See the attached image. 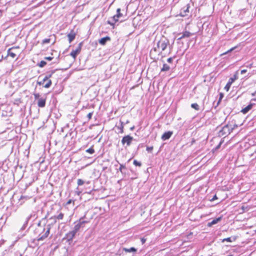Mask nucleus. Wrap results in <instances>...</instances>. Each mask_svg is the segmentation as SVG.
Listing matches in <instances>:
<instances>
[{"label": "nucleus", "mask_w": 256, "mask_h": 256, "mask_svg": "<svg viewBox=\"0 0 256 256\" xmlns=\"http://www.w3.org/2000/svg\"><path fill=\"white\" fill-rule=\"evenodd\" d=\"M168 47L170 48V43L169 40L166 37L162 36L160 38V40L156 43V46L154 47L152 50L156 52H158V54H160L162 56H166L164 54V51L166 50ZM170 51L168 54L170 52Z\"/></svg>", "instance_id": "1"}, {"label": "nucleus", "mask_w": 256, "mask_h": 256, "mask_svg": "<svg viewBox=\"0 0 256 256\" xmlns=\"http://www.w3.org/2000/svg\"><path fill=\"white\" fill-rule=\"evenodd\" d=\"M86 222H87L86 221L84 220L82 218H80L79 221L75 222L76 224L72 230L76 233L81 228L84 226V225Z\"/></svg>", "instance_id": "2"}, {"label": "nucleus", "mask_w": 256, "mask_h": 256, "mask_svg": "<svg viewBox=\"0 0 256 256\" xmlns=\"http://www.w3.org/2000/svg\"><path fill=\"white\" fill-rule=\"evenodd\" d=\"M233 128H230L228 124L224 126L222 130H220V133L222 135H228L230 134L232 132Z\"/></svg>", "instance_id": "3"}, {"label": "nucleus", "mask_w": 256, "mask_h": 256, "mask_svg": "<svg viewBox=\"0 0 256 256\" xmlns=\"http://www.w3.org/2000/svg\"><path fill=\"white\" fill-rule=\"evenodd\" d=\"M133 140V138L129 135L124 136L122 140V143L123 145H124L126 144V146H129L131 144L132 141Z\"/></svg>", "instance_id": "4"}, {"label": "nucleus", "mask_w": 256, "mask_h": 256, "mask_svg": "<svg viewBox=\"0 0 256 256\" xmlns=\"http://www.w3.org/2000/svg\"><path fill=\"white\" fill-rule=\"evenodd\" d=\"M82 44L80 43L76 48L75 50H72L71 52L70 55L74 58V60L76 59L77 55L80 53L82 49Z\"/></svg>", "instance_id": "5"}, {"label": "nucleus", "mask_w": 256, "mask_h": 256, "mask_svg": "<svg viewBox=\"0 0 256 256\" xmlns=\"http://www.w3.org/2000/svg\"><path fill=\"white\" fill-rule=\"evenodd\" d=\"M190 8V6L189 4H188L186 6L182 8L180 12V16H186L188 15Z\"/></svg>", "instance_id": "6"}, {"label": "nucleus", "mask_w": 256, "mask_h": 256, "mask_svg": "<svg viewBox=\"0 0 256 256\" xmlns=\"http://www.w3.org/2000/svg\"><path fill=\"white\" fill-rule=\"evenodd\" d=\"M50 228L48 227L44 234H42V236H40V234L39 235V236L38 238V241L42 240H44L45 238H46L50 234Z\"/></svg>", "instance_id": "7"}, {"label": "nucleus", "mask_w": 256, "mask_h": 256, "mask_svg": "<svg viewBox=\"0 0 256 256\" xmlns=\"http://www.w3.org/2000/svg\"><path fill=\"white\" fill-rule=\"evenodd\" d=\"M236 79V76H234V78H230L228 82L227 83L226 85L224 87V89L228 92L229 90L230 86L232 84Z\"/></svg>", "instance_id": "8"}, {"label": "nucleus", "mask_w": 256, "mask_h": 256, "mask_svg": "<svg viewBox=\"0 0 256 256\" xmlns=\"http://www.w3.org/2000/svg\"><path fill=\"white\" fill-rule=\"evenodd\" d=\"M16 50V48H9L8 50V54L12 58H14L16 56L15 50Z\"/></svg>", "instance_id": "9"}, {"label": "nucleus", "mask_w": 256, "mask_h": 256, "mask_svg": "<svg viewBox=\"0 0 256 256\" xmlns=\"http://www.w3.org/2000/svg\"><path fill=\"white\" fill-rule=\"evenodd\" d=\"M46 98H40L38 100V106L40 108H44L46 105Z\"/></svg>", "instance_id": "10"}, {"label": "nucleus", "mask_w": 256, "mask_h": 256, "mask_svg": "<svg viewBox=\"0 0 256 256\" xmlns=\"http://www.w3.org/2000/svg\"><path fill=\"white\" fill-rule=\"evenodd\" d=\"M172 134V132L168 131L164 132L162 136V139L163 140H166L169 139Z\"/></svg>", "instance_id": "11"}, {"label": "nucleus", "mask_w": 256, "mask_h": 256, "mask_svg": "<svg viewBox=\"0 0 256 256\" xmlns=\"http://www.w3.org/2000/svg\"><path fill=\"white\" fill-rule=\"evenodd\" d=\"M76 234V232H75L74 230H72L66 234V238L68 241L72 240Z\"/></svg>", "instance_id": "12"}, {"label": "nucleus", "mask_w": 256, "mask_h": 256, "mask_svg": "<svg viewBox=\"0 0 256 256\" xmlns=\"http://www.w3.org/2000/svg\"><path fill=\"white\" fill-rule=\"evenodd\" d=\"M180 35H181V36L178 38V40H182L185 38H189L192 35V34L189 32L185 31L182 34H180Z\"/></svg>", "instance_id": "13"}, {"label": "nucleus", "mask_w": 256, "mask_h": 256, "mask_svg": "<svg viewBox=\"0 0 256 256\" xmlns=\"http://www.w3.org/2000/svg\"><path fill=\"white\" fill-rule=\"evenodd\" d=\"M110 40V38L109 36H106L102 38L99 40V43L102 45H105L108 41Z\"/></svg>", "instance_id": "14"}, {"label": "nucleus", "mask_w": 256, "mask_h": 256, "mask_svg": "<svg viewBox=\"0 0 256 256\" xmlns=\"http://www.w3.org/2000/svg\"><path fill=\"white\" fill-rule=\"evenodd\" d=\"M252 104H250L249 105H248L247 106H246L245 108H243L242 110V112L244 114H246V113H247L250 110L252 109Z\"/></svg>", "instance_id": "15"}, {"label": "nucleus", "mask_w": 256, "mask_h": 256, "mask_svg": "<svg viewBox=\"0 0 256 256\" xmlns=\"http://www.w3.org/2000/svg\"><path fill=\"white\" fill-rule=\"evenodd\" d=\"M220 220H221L220 217L216 219H214V220H212L211 222L208 223V226H212L217 224Z\"/></svg>", "instance_id": "16"}, {"label": "nucleus", "mask_w": 256, "mask_h": 256, "mask_svg": "<svg viewBox=\"0 0 256 256\" xmlns=\"http://www.w3.org/2000/svg\"><path fill=\"white\" fill-rule=\"evenodd\" d=\"M120 18L118 17H117L116 16V14L114 15L112 18V20L114 21V22H110V20H108V23L110 24L111 26H113L115 22H118V18Z\"/></svg>", "instance_id": "17"}, {"label": "nucleus", "mask_w": 256, "mask_h": 256, "mask_svg": "<svg viewBox=\"0 0 256 256\" xmlns=\"http://www.w3.org/2000/svg\"><path fill=\"white\" fill-rule=\"evenodd\" d=\"M122 250L126 252H136V249L133 247L129 248H122Z\"/></svg>", "instance_id": "18"}, {"label": "nucleus", "mask_w": 256, "mask_h": 256, "mask_svg": "<svg viewBox=\"0 0 256 256\" xmlns=\"http://www.w3.org/2000/svg\"><path fill=\"white\" fill-rule=\"evenodd\" d=\"M52 76V74H49L48 76H44V78H43L42 80V82H38V84L39 85H42L44 84L45 81H48L49 78H50Z\"/></svg>", "instance_id": "19"}, {"label": "nucleus", "mask_w": 256, "mask_h": 256, "mask_svg": "<svg viewBox=\"0 0 256 256\" xmlns=\"http://www.w3.org/2000/svg\"><path fill=\"white\" fill-rule=\"evenodd\" d=\"M170 69V66L166 64H164L162 68H161V72H167Z\"/></svg>", "instance_id": "20"}, {"label": "nucleus", "mask_w": 256, "mask_h": 256, "mask_svg": "<svg viewBox=\"0 0 256 256\" xmlns=\"http://www.w3.org/2000/svg\"><path fill=\"white\" fill-rule=\"evenodd\" d=\"M68 40L70 42H71L75 38L76 34L73 32H71L68 35Z\"/></svg>", "instance_id": "21"}, {"label": "nucleus", "mask_w": 256, "mask_h": 256, "mask_svg": "<svg viewBox=\"0 0 256 256\" xmlns=\"http://www.w3.org/2000/svg\"><path fill=\"white\" fill-rule=\"evenodd\" d=\"M64 218V214L62 212H60L58 215L57 216H54V218L52 217L51 218L54 219V222H56V219L58 220H62Z\"/></svg>", "instance_id": "22"}, {"label": "nucleus", "mask_w": 256, "mask_h": 256, "mask_svg": "<svg viewBox=\"0 0 256 256\" xmlns=\"http://www.w3.org/2000/svg\"><path fill=\"white\" fill-rule=\"evenodd\" d=\"M191 107L196 110H200V106L196 103L192 104Z\"/></svg>", "instance_id": "23"}, {"label": "nucleus", "mask_w": 256, "mask_h": 256, "mask_svg": "<svg viewBox=\"0 0 256 256\" xmlns=\"http://www.w3.org/2000/svg\"><path fill=\"white\" fill-rule=\"evenodd\" d=\"M46 64V62L44 60H42L38 64V66L42 68L44 66H45Z\"/></svg>", "instance_id": "24"}, {"label": "nucleus", "mask_w": 256, "mask_h": 256, "mask_svg": "<svg viewBox=\"0 0 256 256\" xmlns=\"http://www.w3.org/2000/svg\"><path fill=\"white\" fill-rule=\"evenodd\" d=\"M51 84H52V81H51V80H48L47 82L46 83V84L44 85V86L46 88H48L49 87H50Z\"/></svg>", "instance_id": "25"}, {"label": "nucleus", "mask_w": 256, "mask_h": 256, "mask_svg": "<svg viewBox=\"0 0 256 256\" xmlns=\"http://www.w3.org/2000/svg\"><path fill=\"white\" fill-rule=\"evenodd\" d=\"M122 16V14L120 13V9L118 8L116 10V16L120 18Z\"/></svg>", "instance_id": "26"}, {"label": "nucleus", "mask_w": 256, "mask_h": 256, "mask_svg": "<svg viewBox=\"0 0 256 256\" xmlns=\"http://www.w3.org/2000/svg\"><path fill=\"white\" fill-rule=\"evenodd\" d=\"M50 42V38H45L42 41V44H48Z\"/></svg>", "instance_id": "27"}, {"label": "nucleus", "mask_w": 256, "mask_h": 256, "mask_svg": "<svg viewBox=\"0 0 256 256\" xmlns=\"http://www.w3.org/2000/svg\"><path fill=\"white\" fill-rule=\"evenodd\" d=\"M118 128L120 130V132L123 133L124 132V124L122 122H121V124L120 127H118Z\"/></svg>", "instance_id": "28"}, {"label": "nucleus", "mask_w": 256, "mask_h": 256, "mask_svg": "<svg viewBox=\"0 0 256 256\" xmlns=\"http://www.w3.org/2000/svg\"><path fill=\"white\" fill-rule=\"evenodd\" d=\"M133 164H134V165H135L136 166H141V165H142L141 162H140L137 161L136 160H134Z\"/></svg>", "instance_id": "29"}, {"label": "nucleus", "mask_w": 256, "mask_h": 256, "mask_svg": "<svg viewBox=\"0 0 256 256\" xmlns=\"http://www.w3.org/2000/svg\"><path fill=\"white\" fill-rule=\"evenodd\" d=\"M86 152H88V153L90 154H92L94 153V150L92 148H89L88 149L86 150Z\"/></svg>", "instance_id": "30"}, {"label": "nucleus", "mask_w": 256, "mask_h": 256, "mask_svg": "<svg viewBox=\"0 0 256 256\" xmlns=\"http://www.w3.org/2000/svg\"><path fill=\"white\" fill-rule=\"evenodd\" d=\"M84 183V182L82 179L78 180V186H82Z\"/></svg>", "instance_id": "31"}, {"label": "nucleus", "mask_w": 256, "mask_h": 256, "mask_svg": "<svg viewBox=\"0 0 256 256\" xmlns=\"http://www.w3.org/2000/svg\"><path fill=\"white\" fill-rule=\"evenodd\" d=\"M125 168H126V166L124 165L120 164V167L119 168V170H120V172L122 173H123L122 170Z\"/></svg>", "instance_id": "32"}, {"label": "nucleus", "mask_w": 256, "mask_h": 256, "mask_svg": "<svg viewBox=\"0 0 256 256\" xmlns=\"http://www.w3.org/2000/svg\"><path fill=\"white\" fill-rule=\"evenodd\" d=\"M34 98L36 100H38L40 98V95L39 94H34Z\"/></svg>", "instance_id": "33"}, {"label": "nucleus", "mask_w": 256, "mask_h": 256, "mask_svg": "<svg viewBox=\"0 0 256 256\" xmlns=\"http://www.w3.org/2000/svg\"><path fill=\"white\" fill-rule=\"evenodd\" d=\"M92 114H93V112H89L88 114L87 117H88V120H90L92 118Z\"/></svg>", "instance_id": "34"}, {"label": "nucleus", "mask_w": 256, "mask_h": 256, "mask_svg": "<svg viewBox=\"0 0 256 256\" xmlns=\"http://www.w3.org/2000/svg\"><path fill=\"white\" fill-rule=\"evenodd\" d=\"M173 60H174V58H169L168 60H167V62L170 63V64H171L172 63V61H173Z\"/></svg>", "instance_id": "35"}, {"label": "nucleus", "mask_w": 256, "mask_h": 256, "mask_svg": "<svg viewBox=\"0 0 256 256\" xmlns=\"http://www.w3.org/2000/svg\"><path fill=\"white\" fill-rule=\"evenodd\" d=\"M226 241V242H232V240H231V238H225L224 240V241Z\"/></svg>", "instance_id": "36"}, {"label": "nucleus", "mask_w": 256, "mask_h": 256, "mask_svg": "<svg viewBox=\"0 0 256 256\" xmlns=\"http://www.w3.org/2000/svg\"><path fill=\"white\" fill-rule=\"evenodd\" d=\"M53 58L52 57H51V56H48V57H45L44 58V59L45 60H52Z\"/></svg>", "instance_id": "37"}, {"label": "nucleus", "mask_w": 256, "mask_h": 256, "mask_svg": "<svg viewBox=\"0 0 256 256\" xmlns=\"http://www.w3.org/2000/svg\"><path fill=\"white\" fill-rule=\"evenodd\" d=\"M152 150H153V147H152V146H151V147H147V148H146V150H147L148 152H151Z\"/></svg>", "instance_id": "38"}, {"label": "nucleus", "mask_w": 256, "mask_h": 256, "mask_svg": "<svg viewBox=\"0 0 256 256\" xmlns=\"http://www.w3.org/2000/svg\"><path fill=\"white\" fill-rule=\"evenodd\" d=\"M222 98H223V94L221 93L220 94V99L218 102V104L220 103V101L222 99Z\"/></svg>", "instance_id": "39"}, {"label": "nucleus", "mask_w": 256, "mask_h": 256, "mask_svg": "<svg viewBox=\"0 0 256 256\" xmlns=\"http://www.w3.org/2000/svg\"><path fill=\"white\" fill-rule=\"evenodd\" d=\"M234 48H230V49L229 50H228V52H226L224 53V54H222V55L225 54H226L228 53V52L232 51V50H234Z\"/></svg>", "instance_id": "40"}, {"label": "nucleus", "mask_w": 256, "mask_h": 256, "mask_svg": "<svg viewBox=\"0 0 256 256\" xmlns=\"http://www.w3.org/2000/svg\"><path fill=\"white\" fill-rule=\"evenodd\" d=\"M247 72L246 70H241V74H244V73H246V72Z\"/></svg>", "instance_id": "41"}, {"label": "nucleus", "mask_w": 256, "mask_h": 256, "mask_svg": "<svg viewBox=\"0 0 256 256\" xmlns=\"http://www.w3.org/2000/svg\"><path fill=\"white\" fill-rule=\"evenodd\" d=\"M141 240H142V244H144L146 242V240H144V238H142Z\"/></svg>", "instance_id": "42"}, {"label": "nucleus", "mask_w": 256, "mask_h": 256, "mask_svg": "<svg viewBox=\"0 0 256 256\" xmlns=\"http://www.w3.org/2000/svg\"><path fill=\"white\" fill-rule=\"evenodd\" d=\"M252 64H250L248 66H247V67L251 68L252 67Z\"/></svg>", "instance_id": "43"}, {"label": "nucleus", "mask_w": 256, "mask_h": 256, "mask_svg": "<svg viewBox=\"0 0 256 256\" xmlns=\"http://www.w3.org/2000/svg\"><path fill=\"white\" fill-rule=\"evenodd\" d=\"M71 202H72V200H69L67 202V204H70V203H71Z\"/></svg>", "instance_id": "44"}, {"label": "nucleus", "mask_w": 256, "mask_h": 256, "mask_svg": "<svg viewBox=\"0 0 256 256\" xmlns=\"http://www.w3.org/2000/svg\"><path fill=\"white\" fill-rule=\"evenodd\" d=\"M216 196L215 195V196H214V197L213 198L212 200H214V199H216Z\"/></svg>", "instance_id": "45"}, {"label": "nucleus", "mask_w": 256, "mask_h": 256, "mask_svg": "<svg viewBox=\"0 0 256 256\" xmlns=\"http://www.w3.org/2000/svg\"><path fill=\"white\" fill-rule=\"evenodd\" d=\"M256 93V92H254V93H252V96H255Z\"/></svg>", "instance_id": "46"}, {"label": "nucleus", "mask_w": 256, "mask_h": 256, "mask_svg": "<svg viewBox=\"0 0 256 256\" xmlns=\"http://www.w3.org/2000/svg\"><path fill=\"white\" fill-rule=\"evenodd\" d=\"M25 198V196H22L20 198L22 199V198Z\"/></svg>", "instance_id": "47"}, {"label": "nucleus", "mask_w": 256, "mask_h": 256, "mask_svg": "<svg viewBox=\"0 0 256 256\" xmlns=\"http://www.w3.org/2000/svg\"><path fill=\"white\" fill-rule=\"evenodd\" d=\"M253 100H256V99H254Z\"/></svg>", "instance_id": "48"}]
</instances>
